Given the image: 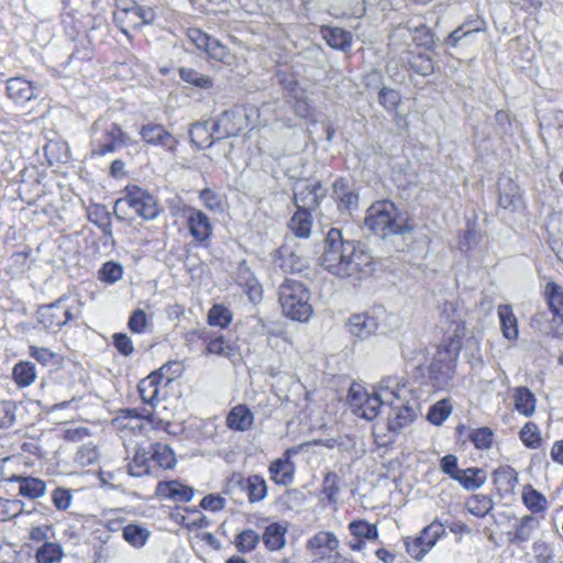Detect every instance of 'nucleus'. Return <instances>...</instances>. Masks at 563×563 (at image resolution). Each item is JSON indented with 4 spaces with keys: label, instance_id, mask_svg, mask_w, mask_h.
Wrapping results in <instances>:
<instances>
[{
    "label": "nucleus",
    "instance_id": "0e129e2a",
    "mask_svg": "<svg viewBox=\"0 0 563 563\" xmlns=\"http://www.w3.org/2000/svg\"><path fill=\"white\" fill-rule=\"evenodd\" d=\"M412 41L417 46L426 49H432L434 46L433 33L426 25H420L415 29Z\"/></svg>",
    "mask_w": 563,
    "mask_h": 563
},
{
    "label": "nucleus",
    "instance_id": "2f4dec72",
    "mask_svg": "<svg viewBox=\"0 0 563 563\" xmlns=\"http://www.w3.org/2000/svg\"><path fill=\"white\" fill-rule=\"evenodd\" d=\"M454 481L459 482L466 490H476L485 484L486 473L479 467H468L466 470H461Z\"/></svg>",
    "mask_w": 563,
    "mask_h": 563
},
{
    "label": "nucleus",
    "instance_id": "13d9d810",
    "mask_svg": "<svg viewBox=\"0 0 563 563\" xmlns=\"http://www.w3.org/2000/svg\"><path fill=\"white\" fill-rule=\"evenodd\" d=\"M322 492L330 504H336L340 492V479L335 473L329 472L324 476Z\"/></svg>",
    "mask_w": 563,
    "mask_h": 563
},
{
    "label": "nucleus",
    "instance_id": "c85d7f7f",
    "mask_svg": "<svg viewBox=\"0 0 563 563\" xmlns=\"http://www.w3.org/2000/svg\"><path fill=\"white\" fill-rule=\"evenodd\" d=\"M271 479L278 485L287 486L291 484L294 479V463L289 460L278 459L269 465Z\"/></svg>",
    "mask_w": 563,
    "mask_h": 563
},
{
    "label": "nucleus",
    "instance_id": "412c9836",
    "mask_svg": "<svg viewBox=\"0 0 563 563\" xmlns=\"http://www.w3.org/2000/svg\"><path fill=\"white\" fill-rule=\"evenodd\" d=\"M187 225L195 240L203 242L212 234V224L201 210H192L187 218Z\"/></svg>",
    "mask_w": 563,
    "mask_h": 563
},
{
    "label": "nucleus",
    "instance_id": "052dcab7",
    "mask_svg": "<svg viewBox=\"0 0 563 563\" xmlns=\"http://www.w3.org/2000/svg\"><path fill=\"white\" fill-rule=\"evenodd\" d=\"M27 349L29 355L43 366L52 364L58 357L57 353L48 347L30 344Z\"/></svg>",
    "mask_w": 563,
    "mask_h": 563
},
{
    "label": "nucleus",
    "instance_id": "f704fd0d",
    "mask_svg": "<svg viewBox=\"0 0 563 563\" xmlns=\"http://www.w3.org/2000/svg\"><path fill=\"white\" fill-rule=\"evenodd\" d=\"M12 376L19 387H29L37 378L36 367L32 362L21 361L14 365Z\"/></svg>",
    "mask_w": 563,
    "mask_h": 563
},
{
    "label": "nucleus",
    "instance_id": "0eeeda50",
    "mask_svg": "<svg viewBox=\"0 0 563 563\" xmlns=\"http://www.w3.org/2000/svg\"><path fill=\"white\" fill-rule=\"evenodd\" d=\"M238 490L246 493L251 504L263 501L267 497V483L261 475L253 474L244 477L241 473L233 472L227 479L223 492L234 494Z\"/></svg>",
    "mask_w": 563,
    "mask_h": 563
},
{
    "label": "nucleus",
    "instance_id": "1a4fd4ad",
    "mask_svg": "<svg viewBox=\"0 0 563 563\" xmlns=\"http://www.w3.org/2000/svg\"><path fill=\"white\" fill-rule=\"evenodd\" d=\"M445 534L444 526L433 521L423 528L418 537L405 540L407 552L415 560L421 561Z\"/></svg>",
    "mask_w": 563,
    "mask_h": 563
},
{
    "label": "nucleus",
    "instance_id": "a878e982",
    "mask_svg": "<svg viewBox=\"0 0 563 563\" xmlns=\"http://www.w3.org/2000/svg\"><path fill=\"white\" fill-rule=\"evenodd\" d=\"M236 282L245 289L251 301L255 302L261 299V286L244 262L238 268Z\"/></svg>",
    "mask_w": 563,
    "mask_h": 563
},
{
    "label": "nucleus",
    "instance_id": "a211bd4d",
    "mask_svg": "<svg viewBox=\"0 0 563 563\" xmlns=\"http://www.w3.org/2000/svg\"><path fill=\"white\" fill-rule=\"evenodd\" d=\"M499 206L510 212H518L525 207L521 189L510 178L499 181Z\"/></svg>",
    "mask_w": 563,
    "mask_h": 563
},
{
    "label": "nucleus",
    "instance_id": "338daca9",
    "mask_svg": "<svg viewBox=\"0 0 563 563\" xmlns=\"http://www.w3.org/2000/svg\"><path fill=\"white\" fill-rule=\"evenodd\" d=\"M73 501L71 489L57 487L52 493V503L53 505L62 511L67 510Z\"/></svg>",
    "mask_w": 563,
    "mask_h": 563
},
{
    "label": "nucleus",
    "instance_id": "f8f14e48",
    "mask_svg": "<svg viewBox=\"0 0 563 563\" xmlns=\"http://www.w3.org/2000/svg\"><path fill=\"white\" fill-rule=\"evenodd\" d=\"M307 549L319 551L320 563H345V558L340 553V541L331 531H319L307 541Z\"/></svg>",
    "mask_w": 563,
    "mask_h": 563
},
{
    "label": "nucleus",
    "instance_id": "603ef678",
    "mask_svg": "<svg viewBox=\"0 0 563 563\" xmlns=\"http://www.w3.org/2000/svg\"><path fill=\"white\" fill-rule=\"evenodd\" d=\"M179 76L184 81L202 89H209L213 86L212 79L209 76L202 75L191 68H181Z\"/></svg>",
    "mask_w": 563,
    "mask_h": 563
},
{
    "label": "nucleus",
    "instance_id": "e433bc0d",
    "mask_svg": "<svg viewBox=\"0 0 563 563\" xmlns=\"http://www.w3.org/2000/svg\"><path fill=\"white\" fill-rule=\"evenodd\" d=\"M545 297L550 310L554 318L563 323V289L558 284L551 282L545 286Z\"/></svg>",
    "mask_w": 563,
    "mask_h": 563
},
{
    "label": "nucleus",
    "instance_id": "bf43d9fd",
    "mask_svg": "<svg viewBox=\"0 0 563 563\" xmlns=\"http://www.w3.org/2000/svg\"><path fill=\"white\" fill-rule=\"evenodd\" d=\"M15 409L13 401L0 399V429L11 428L15 423Z\"/></svg>",
    "mask_w": 563,
    "mask_h": 563
},
{
    "label": "nucleus",
    "instance_id": "c9c22d12",
    "mask_svg": "<svg viewBox=\"0 0 563 563\" xmlns=\"http://www.w3.org/2000/svg\"><path fill=\"white\" fill-rule=\"evenodd\" d=\"M207 354H214L221 357L231 358L236 354L235 346L224 339L223 335L205 336Z\"/></svg>",
    "mask_w": 563,
    "mask_h": 563
},
{
    "label": "nucleus",
    "instance_id": "dca6fc26",
    "mask_svg": "<svg viewBox=\"0 0 563 563\" xmlns=\"http://www.w3.org/2000/svg\"><path fill=\"white\" fill-rule=\"evenodd\" d=\"M140 134L146 144L159 146L166 151H174L178 143L177 139L162 124H144L140 130Z\"/></svg>",
    "mask_w": 563,
    "mask_h": 563
},
{
    "label": "nucleus",
    "instance_id": "a19ab883",
    "mask_svg": "<svg viewBox=\"0 0 563 563\" xmlns=\"http://www.w3.org/2000/svg\"><path fill=\"white\" fill-rule=\"evenodd\" d=\"M123 539L135 548H141L145 544L150 537V531L136 523H130L123 528Z\"/></svg>",
    "mask_w": 563,
    "mask_h": 563
},
{
    "label": "nucleus",
    "instance_id": "8fccbe9b",
    "mask_svg": "<svg viewBox=\"0 0 563 563\" xmlns=\"http://www.w3.org/2000/svg\"><path fill=\"white\" fill-rule=\"evenodd\" d=\"M494 479L505 490H510L518 483V474L515 468L508 465L500 466L494 472Z\"/></svg>",
    "mask_w": 563,
    "mask_h": 563
},
{
    "label": "nucleus",
    "instance_id": "69168bd1",
    "mask_svg": "<svg viewBox=\"0 0 563 563\" xmlns=\"http://www.w3.org/2000/svg\"><path fill=\"white\" fill-rule=\"evenodd\" d=\"M536 522L537 520L532 516L522 517L516 527L514 540L519 542L527 541L534 529Z\"/></svg>",
    "mask_w": 563,
    "mask_h": 563
},
{
    "label": "nucleus",
    "instance_id": "4c0bfd02",
    "mask_svg": "<svg viewBox=\"0 0 563 563\" xmlns=\"http://www.w3.org/2000/svg\"><path fill=\"white\" fill-rule=\"evenodd\" d=\"M537 399L531 390L527 387H518L515 391V408L516 410L526 416L530 417L536 411Z\"/></svg>",
    "mask_w": 563,
    "mask_h": 563
},
{
    "label": "nucleus",
    "instance_id": "393cba45",
    "mask_svg": "<svg viewBox=\"0 0 563 563\" xmlns=\"http://www.w3.org/2000/svg\"><path fill=\"white\" fill-rule=\"evenodd\" d=\"M333 194L340 211L351 213L358 205V196L343 180L333 184Z\"/></svg>",
    "mask_w": 563,
    "mask_h": 563
},
{
    "label": "nucleus",
    "instance_id": "58836bf2",
    "mask_svg": "<svg viewBox=\"0 0 563 563\" xmlns=\"http://www.w3.org/2000/svg\"><path fill=\"white\" fill-rule=\"evenodd\" d=\"M63 556L64 550L62 545L56 542H45L35 553V560L37 563H55L60 561Z\"/></svg>",
    "mask_w": 563,
    "mask_h": 563
},
{
    "label": "nucleus",
    "instance_id": "37998d69",
    "mask_svg": "<svg viewBox=\"0 0 563 563\" xmlns=\"http://www.w3.org/2000/svg\"><path fill=\"white\" fill-rule=\"evenodd\" d=\"M324 38L331 47L338 49L344 51L352 44L351 33L340 27L328 29L324 32Z\"/></svg>",
    "mask_w": 563,
    "mask_h": 563
},
{
    "label": "nucleus",
    "instance_id": "ddd939ff",
    "mask_svg": "<svg viewBox=\"0 0 563 563\" xmlns=\"http://www.w3.org/2000/svg\"><path fill=\"white\" fill-rule=\"evenodd\" d=\"M325 191L320 181H301L296 185L294 200L297 209L312 212L318 209Z\"/></svg>",
    "mask_w": 563,
    "mask_h": 563
},
{
    "label": "nucleus",
    "instance_id": "3c124183",
    "mask_svg": "<svg viewBox=\"0 0 563 563\" xmlns=\"http://www.w3.org/2000/svg\"><path fill=\"white\" fill-rule=\"evenodd\" d=\"M123 276V267L117 262H106L99 269V279L106 284H114Z\"/></svg>",
    "mask_w": 563,
    "mask_h": 563
},
{
    "label": "nucleus",
    "instance_id": "7c9ffc66",
    "mask_svg": "<svg viewBox=\"0 0 563 563\" xmlns=\"http://www.w3.org/2000/svg\"><path fill=\"white\" fill-rule=\"evenodd\" d=\"M152 465L154 474L159 470L172 468L175 465L173 451L163 443H151Z\"/></svg>",
    "mask_w": 563,
    "mask_h": 563
},
{
    "label": "nucleus",
    "instance_id": "5fc2aeb1",
    "mask_svg": "<svg viewBox=\"0 0 563 563\" xmlns=\"http://www.w3.org/2000/svg\"><path fill=\"white\" fill-rule=\"evenodd\" d=\"M519 435H520V440L528 448L536 449L541 443V434H540L539 427L531 421L527 422L522 427Z\"/></svg>",
    "mask_w": 563,
    "mask_h": 563
},
{
    "label": "nucleus",
    "instance_id": "20e7f679",
    "mask_svg": "<svg viewBox=\"0 0 563 563\" xmlns=\"http://www.w3.org/2000/svg\"><path fill=\"white\" fill-rule=\"evenodd\" d=\"M129 136L122 131L121 126L113 121L99 119L92 128V154L104 156L125 146Z\"/></svg>",
    "mask_w": 563,
    "mask_h": 563
},
{
    "label": "nucleus",
    "instance_id": "e2e57ef3",
    "mask_svg": "<svg viewBox=\"0 0 563 563\" xmlns=\"http://www.w3.org/2000/svg\"><path fill=\"white\" fill-rule=\"evenodd\" d=\"M206 53L208 54V56L210 58L216 59L221 63H224V64H230L231 58H232L228 47L224 46L222 43H220V41L217 38H212Z\"/></svg>",
    "mask_w": 563,
    "mask_h": 563
},
{
    "label": "nucleus",
    "instance_id": "7ed1b4c3",
    "mask_svg": "<svg viewBox=\"0 0 563 563\" xmlns=\"http://www.w3.org/2000/svg\"><path fill=\"white\" fill-rule=\"evenodd\" d=\"M278 296L283 313L287 318L298 322H307L311 318L313 309L310 292L301 282L286 279L279 286Z\"/></svg>",
    "mask_w": 563,
    "mask_h": 563
},
{
    "label": "nucleus",
    "instance_id": "c03bdc74",
    "mask_svg": "<svg viewBox=\"0 0 563 563\" xmlns=\"http://www.w3.org/2000/svg\"><path fill=\"white\" fill-rule=\"evenodd\" d=\"M408 55V64L417 74L428 76L433 71V62L429 55L420 52H409Z\"/></svg>",
    "mask_w": 563,
    "mask_h": 563
},
{
    "label": "nucleus",
    "instance_id": "6e6552de",
    "mask_svg": "<svg viewBox=\"0 0 563 563\" xmlns=\"http://www.w3.org/2000/svg\"><path fill=\"white\" fill-rule=\"evenodd\" d=\"M121 206L129 207L136 216L152 220L158 214L154 197L146 190L137 187H126L124 196L117 200L115 209Z\"/></svg>",
    "mask_w": 563,
    "mask_h": 563
},
{
    "label": "nucleus",
    "instance_id": "49530a36",
    "mask_svg": "<svg viewBox=\"0 0 563 563\" xmlns=\"http://www.w3.org/2000/svg\"><path fill=\"white\" fill-rule=\"evenodd\" d=\"M468 439L477 450H488L493 445L494 432L488 427L473 429Z\"/></svg>",
    "mask_w": 563,
    "mask_h": 563
},
{
    "label": "nucleus",
    "instance_id": "f257e3e1",
    "mask_svg": "<svg viewBox=\"0 0 563 563\" xmlns=\"http://www.w3.org/2000/svg\"><path fill=\"white\" fill-rule=\"evenodd\" d=\"M320 265L340 278L362 279L376 269L374 257L358 250L354 241L344 240L338 229H331L327 234Z\"/></svg>",
    "mask_w": 563,
    "mask_h": 563
},
{
    "label": "nucleus",
    "instance_id": "a18cd8bd",
    "mask_svg": "<svg viewBox=\"0 0 563 563\" xmlns=\"http://www.w3.org/2000/svg\"><path fill=\"white\" fill-rule=\"evenodd\" d=\"M146 416L139 415L134 409H125L115 418V423L121 429H130L132 431L143 428V420Z\"/></svg>",
    "mask_w": 563,
    "mask_h": 563
},
{
    "label": "nucleus",
    "instance_id": "39448f33",
    "mask_svg": "<svg viewBox=\"0 0 563 563\" xmlns=\"http://www.w3.org/2000/svg\"><path fill=\"white\" fill-rule=\"evenodd\" d=\"M155 18L156 13L153 8L140 5L133 0H121L113 13L114 22L126 35L129 29L152 24Z\"/></svg>",
    "mask_w": 563,
    "mask_h": 563
},
{
    "label": "nucleus",
    "instance_id": "09e8293b",
    "mask_svg": "<svg viewBox=\"0 0 563 563\" xmlns=\"http://www.w3.org/2000/svg\"><path fill=\"white\" fill-rule=\"evenodd\" d=\"M260 540L261 537L256 531L252 529H245L236 536L235 547L240 552L247 553L257 547Z\"/></svg>",
    "mask_w": 563,
    "mask_h": 563
},
{
    "label": "nucleus",
    "instance_id": "cd10ccee",
    "mask_svg": "<svg viewBox=\"0 0 563 563\" xmlns=\"http://www.w3.org/2000/svg\"><path fill=\"white\" fill-rule=\"evenodd\" d=\"M189 135L190 141L198 148L210 147L217 141L212 124L207 121L195 123L189 131Z\"/></svg>",
    "mask_w": 563,
    "mask_h": 563
},
{
    "label": "nucleus",
    "instance_id": "6ab92c4d",
    "mask_svg": "<svg viewBox=\"0 0 563 563\" xmlns=\"http://www.w3.org/2000/svg\"><path fill=\"white\" fill-rule=\"evenodd\" d=\"M170 367L165 365L157 373H152L139 383V393L144 404L155 407L161 400L159 393L163 384V375Z\"/></svg>",
    "mask_w": 563,
    "mask_h": 563
},
{
    "label": "nucleus",
    "instance_id": "774afa93",
    "mask_svg": "<svg viewBox=\"0 0 563 563\" xmlns=\"http://www.w3.org/2000/svg\"><path fill=\"white\" fill-rule=\"evenodd\" d=\"M98 457H99V454H98L96 448L92 445L86 444V445H82L76 452L75 462L78 465L85 467V466L91 465L95 462H97Z\"/></svg>",
    "mask_w": 563,
    "mask_h": 563
},
{
    "label": "nucleus",
    "instance_id": "f03ea898",
    "mask_svg": "<svg viewBox=\"0 0 563 563\" xmlns=\"http://www.w3.org/2000/svg\"><path fill=\"white\" fill-rule=\"evenodd\" d=\"M389 398V431L401 432L416 420L420 404L416 390L405 384H398Z\"/></svg>",
    "mask_w": 563,
    "mask_h": 563
},
{
    "label": "nucleus",
    "instance_id": "72a5a7b5",
    "mask_svg": "<svg viewBox=\"0 0 563 563\" xmlns=\"http://www.w3.org/2000/svg\"><path fill=\"white\" fill-rule=\"evenodd\" d=\"M498 317L500 322V329L503 335L507 340H516L518 338V322L515 317L511 306L509 305H499L498 306Z\"/></svg>",
    "mask_w": 563,
    "mask_h": 563
},
{
    "label": "nucleus",
    "instance_id": "9d476101",
    "mask_svg": "<svg viewBox=\"0 0 563 563\" xmlns=\"http://www.w3.org/2000/svg\"><path fill=\"white\" fill-rule=\"evenodd\" d=\"M459 356V347L440 349L430 365V379L433 386L445 388L455 372V364Z\"/></svg>",
    "mask_w": 563,
    "mask_h": 563
},
{
    "label": "nucleus",
    "instance_id": "de8ad7c7",
    "mask_svg": "<svg viewBox=\"0 0 563 563\" xmlns=\"http://www.w3.org/2000/svg\"><path fill=\"white\" fill-rule=\"evenodd\" d=\"M467 510L475 517H485L493 508L492 499L486 495H474L466 504Z\"/></svg>",
    "mask_w": 563,
    "mask_h": 563
},
{
    "label": "nucleus",
    "instance_id": "aec40b11",
    "mask_svg": "<svg viewBox=\"0 0 563 563\" xmlns=\"http://www.w3.org/2000/svg\"><path fill=\"white\" fill-rule=\"evenodd\" d=\"M157 496L174 503H188L194 498L195 489L178 481L159 482L156 486Z\"/></svg>",
    "mask_w": 563,
    "mask_h": 563
},
{
    "label": "nucleus",
    "instance_id": "ea45409f",
    "mask_svg": "<svg viewBox=\"0 0 563 563\" xmlns=\"http://www.w3.org/2000/svg\"><path fill=\"white\" fill-rule=\"evenodd\" d=\"M453 406L448 398L441 399L432 405L427 415V419L434 426H441L452 413Z\"/></svg>",
    "mask_w": 563,
    "mask_h": 563
},
{
    "label": "nucleus",
    "instance_id": "4d7b16f0",
    "mask_svg": "<svg viewBox=\"0 0 563 563\" xmlns=\"http://www.w3.org/2000/svg\"><path fill=\"white\" fill-rule=\"evenodd\" d=\"M389 103L395 106V120L399 131H405L408 126L405 111L407 108L405 103L400 101V97L397 91L389 89Z\"/></svg>",
    "mask_w": 563,
    "mask_h": 563
},
{
    "label": "nucleus",
    "instance_id": "5701e85b",
    "mask_svg": "<svg viewBox=\"0 0 563 563\" xmlns=\"http://www.w3.org/2000/svg\"><path fill=\"white\" fill-rule=\"evenodd\" d=\"M225 422L230 430L244 432L252 428L254 413L247 406L236 405L229 411Z\"/></svg>",
    "mask_w": 563,
    "mask_h": 563
},
{
    "label": "nucleus",
    "instance_id": "bb28decb",
    "mask_svg": "<svg viewBox=\"0 0 563 563\" xmlns=\"http://www.w3.org/2000/svg\"><path fill=\"white\" fill-rule=\"evenodd\" d=\"M288 528L280 522H274L266 527L263 533V542L267 550L278 551L286 543V532Z\"/></svg>",
    "mask_w": 563,
    "mask_h": 563
},
{
    "label": "nucleus",
    "instance_id": "680f3d73",
    "mask_svg": "<svg viewBox=\"0 0 563 563\" xmlns=\"http://www.w3.org/2000/svg\"><path fill=\"white\" fill-rule=\"evenodd\" d=\"M474 35L472 31L462 30V27L457 26L446 36L444 45L448 47H457L463 44H470L473 42Z\"/></svg>",
    "mask_w": 563,
    "mask_h": 563
},
{
    "label": "nucleus",
    "instance_id": "2eb2a0df",
    "mask_svg": "<svg viewBox=\"0 0 563 563\" xmlns=\"http://www.w3.org/2000/svg\"><path fill=\"white\" fill-rule=\"evenodd\" d=\"M246 125V117L236 110H227L221 113L212 130L217 140L236 136Z\"/></svg>",
    "mask_w": 563,
    "mask_h": 563
},
{
    "label": "nucleus",
    "instance_id": "4468645a",
    "mask_svg": "<svg viewBox=\"0 0 563 563\" xmlns=\"http://www.w3.org/2000/svg\"><path fill=\"white\" fill-rule=\"evenodd\" d=\"M368 235L385 240L387 235V201L378 200L369 206L364 219Z\"/></svg>",
    "mask_w": 563,
    "mask_h": 563
},
{
    "label": "nucleus",
    "instance_id": "c756f323",
    "mask_svg": "<svg viewBox=\"0 0 563 563\" xmlns=\"http://www.w3.org/2000/svg\"><path fill=\"white\" fill-rule=\"evenodd\" d=\"M15 482L19 483V494L29 499H37L46 494V484L41 478L20 475Z\"/></svg>",
    "mask_w": 563,
    "mask_h": 563
},
{
    "label": "nucleus",
    "instance_id": "864d4df0",
    "mask_svg": "<svg viewBox=\"0 0 563 563\" xmlns=\"http://www.w3.org/2000/svg\"><path fill=\"white\" fill-rule=\"evenodd\" d=\"M232 320L231 311L221 305H214L208 313V322L210 325L225 328Z\"/></svg>",
    "mask_w": 563,
    "mask_h": 563
},
{
    "label": "nucleus",
    "instance_id": "473e14b6",
    "mask_svg": "<svg viewBox=\"0 0 563 563\" xmlns=\"http://www.w3.org/2000/svg\"><path fill=\"white\" fill-rule=\"evenodd\" d=\"M288 227L295 236L300 239L309 238L312 229L311 212L297 209L290 218Z\"/></svg>",
    "mask_w": 563,
    "mask_h": 563
},
{
    "label": "nucleus",
    "instance_id": "b1692460",
    "mask_svg": "<svg viewBox=\"0 0 563 563\" xmlns=\"http://www.w3.org/2000/svg\"><path fill=\"white\" fill-rule=\"evenodd\" d=\"M151 454V444L147 448H137L132 462L129 464V474L135 477L154 474Z\"/></svg>",
    "mask_w": 563,
    "mask_h": 563
},
{
    "label": "nucleus",
    "instance_id": "4be33fe9",
    "mask_svg": "<svg viewBox=\"0 0 563 563\" xmlns=\"http://www.w3.org/2000/svg\"><path fill=\"white\" fill-rule=\"evenodd\" d=\"M378 324L377 317L368 313L354 314L347 322L350 333L360 339L374 334L378 330Z\"/></svg>",
    "mask_w": 563,
    "mask_h": 563
},
{
    "label": "nucleus",
    "instance_id": "6e6d98bb",
    "mask_svg": "<svg viewBox=\"0 0 563 563\" xmlns=\"http://www.w3.org/2000/svg\"><path fill=\"white\" fill-rule=\"evenodd\" d=\"M382 405V398L376 393H374L373 395L366 396V399L364 400L362 407L358 410V413L356 415L367 420H372L377 416Z\"/></svg>",
    "mask_w": 563,
    "mask_h": 563
},
{
    "label": "nucleus",
    "instance_id": "f3484780",
    "mask_svg": "<svg viewBox=\"0 0 563 563\" xmlns=\"http://www.w3.org/2000/svg\"><path fill=\"white\" fill-rule=\"evenodd\" d=\"M349 531L353 540L349 541L347 545L353 551H362L366 541H375L378 538L376 525L362 519L351 521L349 523Z\"/></svg>",
    "mask_w": 563,
    "mask_h": 563
},
{
    "label": "nucleus",
    "instance_id": "423d86ee",
    "mask_svg": "<svg viewBox=\"0 0 563 563\" xmlns=\"http://www.w3.org/2000/svg\"><path fill=\"white\" fill-rule=\"evenodd\" d=\"M80 305L65 306V299L59 298L53 303L43 306L37 311L38 322L47 330L56 331L67 322L80 317Z\"/></svg>",
    "mask_w": 563,
    "mask_h": 563
},
{
    "label": "nucleus",
    "instance_id": "79ce46f5",
    "mask_svg": "<svg viewBox=\"0 0 563 563\" xmlns=\"http://www.w3.org/2000/svg\"><path fill=\"white\" fill-rule=\"evenodd\" d=\"M522 501L532 512L544 511L548 507V500L540 492L532 486H527L522 493Z\"/></svg>",
    "mask_w": 563,
    "mask_h": 563
},
{
    "label": "nucleus",
    "instance_id": "9b49d317",
    "mask_svg": "<svg viewBox=\"0 0 563 563\" xmlns=\"http://www.w3.org/2000/svg\"><path fill=\"white\" fill-rule=\"evenodd\" d=\"M8 98L19 107H32L43 99V90L24 77H12L7 80Z\"/></svg>",
    "mask_w": 563,
    "mask_h": 563
}]
</instances>
